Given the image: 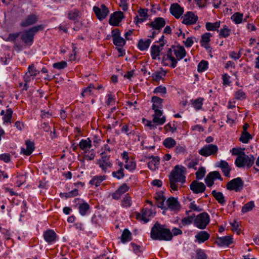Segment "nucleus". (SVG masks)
<instances>
[{
	"label": "nucleus",
	"instance_id": "obj_18",
	"mask_svg": "<svg viewBox=\"0 0 259 259\" xmlns=\"http://www.w3.org/2000/svg\"><path fill=\"white\" fill-rule=\"evenodd\" d=\"M210 237L208 233L204 231H201L197 233L195 236V242L198 243H202L207 241Z\"/></svg>",
	"mask_w": 259,
	"mask_h": 259
},
{
	"label": "nucleus",
	"instance_id": "obj_41",
	"mask_svg": "<svg viewBox=\"0 0 259 259\" xmlns=\"http://www.w3.org/2000/svg\"><path fill=\"white\" fill-rule=\"evenodd\" d=\"M124 167L130 171L134 170L136 167V163L133 159H128L125 161Z\"/></svg>",
	"mask_w": 259,
	"mask_h": 259
},
{
	"label": "nucleus",
	"instance_id": "obj_30",
	"mask_svg": "<svg viewBox=\"0 0 259 259\" xmlns=\"http://www.w3.org/2000/svg\"><path fill=\"white\" fill-rule=\"evenodd\" d=\"M132 239V233L127 229H125L122 233L121 236V241L122 243H125L126 242L130 241Z\"/></svg>",
	"mask_w": 259,
	"mask_h": 259
},
{
	"label": "nucleus",
	"instance_id": "obj_42",
	"mask_svg": "<svg viewBox=\"0 0 259 259\" xmlns=\"http://www.w3.org/2000/svg\"><path fill=\"white\" fill-rule=\"evenodd\" d=\"M132 126H130L128 125H123L121 128V132L126 134L127 136L131 134L134 135L135 132L134 130H132Z\"/></svg>",
	"mask_w": 259,
	"mask_h": 259
},
{
	"label": "nucleus",
	"instance_id": "obj_6",
	"mask_svg": "<svg viewBox=\"0 0 259 259\" xmlns=\"http://www.w3.org/2000/svg\"><path fill=\"white\" fill-rule=\"evenodd\" d=\"M234 242L232 235H227L223 237H217L214 243L219 247L226 248L229 247Z\"/></svg>",
	"mask_w": 259,
	"mask_h": 259
},
{
	"label": "nucleus",
	"instance_id": "obj_15",
	"mask_svg": "<svg viewBox=\"0 0 259 259\" xmlns=\"http://www.w3.org/2000/svg\"><path fill=\"white\" fill-rule=\"evenodd\" d=\"M43 236L45 240L50 244L56 241L57 239V235L55 232L51 229H48L45 231Z\"/></svg>",
	"mask_w": 259,
	"mask_h": 259
},
{
	"label": "nucleus",
	"instance_id": "obj_10",
	"mask_svg": "<svg viewBox=\"0 0 259 259\" xmlns=\"http://www.w3.org/2000/svg\"><path fill=\"white\" fill-rule=\"evenodd\" d=\"M93 11L100 20L104 19L109 13L108 8L104 4L101 5V8L94 6Z\"/></svg>",
	"mask_w": 259,
	"mask_h": 259
},
{
	"label": "nucleus",
	"instance_id": "obj_54",
	"mask_svg": "<svg viewBox=\"0 0 259 259\" xmlns=\"http://www.w3.org/2000/svg\"><path fill=\"white\" fill-rule=\"evenodd\" d=\"M206 171L203 167H200L198 171L195 173L196 178L197 180L202 179L205 176Z\"/></svg>",
	"mask_w": 259,
	"mask_h": 259
},
{
	"label": "nucleus",
	"instance_id": "obj_12",
	"mask_svg": "<svg viewBox=\"0 0 259 259\" xmlns=\"http://www.w3.org/2000/svg\"><path fill=\"white\" fill-rule=\"evenodd\" d=\"M123 17V13L122 12H115L110 15L109 23L112 26H118Z\"/></svg>",
	"mask_w": 259,
	"mask_h": 259
},
{
	"label": "nucleus",
	"instance_id": "obj_44",
	"mask_svg": "<svg viewBox=\"0 0 259 259\" xmlns=\"http://www.w3.org/2000/svg\"><path fill=\"white\" fill-rule=\"evenodd\" d=\"M254 202L253 201H251L245 204H244L242 208L241 211L243 213L247 212L251 210L254 207Z\"/></svg>",
	"mask_w": 259,
	"mask_h": 259
},
{
	"label": "nucleus",
	"instance_id": "obj_52",
	"mask_svg": "<svg viewBox=\"0 0 259 259\" xmlns=\"http://www.w3.org/2000/svg\"><path fill=\"white\" fill-rule=\"evenodd\" d=\"M245 165H246L247 168L251 167L253 164L255 160L254 156L252 155H250V156L248 155V158L245 156Z\"/></svg>",
	"mask_w": 259,
	"mask_h": 259
},
{
	"label": "nucleus",
	"instance_id": "obj_21",
	"mask_svg": "<svg viewBox=\"0 0 259 259\" xmlns=\"http://www.w3.org/2000/svg\"><path fill=\"white\" fill-rule=\"evenodd\" d=\"M165 42L160 44L159 46L155 45H152L151 47V56L153 60H155L156 58L160 55L162 47L164 46Z\"/></svg>",
	"mask_w": 259,
	"mask_h": 259
},
{
	"label": "nucleus",
	"instance_id": "obj_16",
	"mask_svg": "<svg viewBox=\"0 0 259 259\" xmlns=\"http://www.w3.org/2000/svg\"><path fill=\"white\" fill-rule=\"evenodd\" d=\"M170 12L172 15L177 19L179 18L184 12L183 8L178 3L172 4L170 8Z\"/></svg>",
	"mask_w": 259,
	"mask_h": 259
},
{
	"label": "nucleus",
	"instance_id": "obj_37",
	"mask_svg": "<svg viewBox=\"0 0 259 259\" xmlns=\"http://www.w3.org/2000/svg\"><path fill=\"white\" fill-rule=\"evenodd\" d=\"M105 179V176H95L92 180L90 181V183L92 185H95L96 187H98Z\"/></svg>",
	"mask_w": 259,
	"mask_h": 259
},
{
	"label": "nucleus",
	"instance_id": "obj_20",
	"mask_svg": "<svg viewBox=\"0 0 259 259\" xmlns=\"http://www.w3.org/2000/svg\"><path fill=\"white\" fill-rule=\"evenodd\" d=\"M26 148H22L21 153L26 156L30 155L35 149L34 144L30 140H27L25 142Z\"/></svg>",
	"mask_w": 259,
	"mask_h": 259
},
{
	"label": "nucleus",
	"instance_id": "obj_25",
	"mask_svg": "<svg viewBox=\"0 0 259 259\" xmlns=\"http://www.w3.org/2000/svg\"><path fill=\"white\" fill-rule=\"evenodd\" d=\"M149 159H151L148 163V166L149 169L152 170H155L159 164L160 158L158 156H152L149 157Z\"/></svg>",
	"mask_w": 259,
	"mask_h": 259
},
{
	"label": "nucleus",
	"instance_id": "obj_2",
	"mask_svg": "<svg viewBox=\"0 0 259 259\" xmlns=\"http://www.w3.org/2000/svg\"><path fill=\"white\" fill-rule=\"evenodd\" d=\"M186 55L185 48L181 46L172 45L167 50V58L171 61L170 67L174 68L176 67L178 60H180Z\"/></svg>",
	"mask_w": 259,
	"mask_h": 259
},
{
	"label": "nucleus",
	"instance_id": "obj_51",
	"mask_svg": "<svg viewBox=\"0 0 259 259\" xmlns=\"http://www.w3.org/2000/svg\"><path fill=\"white\" fill-rule=\"evenodd\" d=\"M27 72L31 76H35L39 73V71L35 68L34 64H32L28 66Z\"/></svg>",
	"mask_w": 259,
	"mask_h": 259
},
{
	"label": "nucleus",
	"instance_id": "obj_50",
	"mask_svg": "<svg viewBox=\"0 0 259 259\" xmlns=\"http://www.w3.org/2000/svg\"><path fill=\"white\" fill-rule=\"evenodd\" d=\"M208 67V62L205 60H202L198 64L197 70L199 72H201L205 70Z\"/></svg>",
	"mask_w": 259,
	"mask_h": 259
},
{
	"label": "nucleus",
	"instance_id": "obj_47",
	"mask_svg": "<svg viewBox=\"0 0 259 259\" xmlns=\"http://www.w3.org/2000/svg\"><path fill=\"white\" fill-rule=\"evenodd\" d=\"M79 11L76 9H74L68 12V18L71 20H76L77 19Z\"/></svg>",
	"mask_w": 259,
	"mask_h": 259
},
{
	"label": "nucleus",
	"instance_id": "obj_24",
	"mask_svg": "<svg viewBox=\"0 0 259 259\" xmlns=\"http://www.w3.org/2000/svg\"><path fill=\"white\" fill-rule=\"evenodd\" d=\"M152 214V212L150 210L147 209H143L142 210V214L138 213L137 215V219L140 221H143L144 223H147L149 221L148 217Z\"/></svg>",
	"mask_w": 259,
	"mask_h": 259
},
{
	"label": "nucleus",
	"instance_id": "obj_22",
	"mask_svg": "<svg viewBox=\"0 0 259 259\" xmlns=\"http://www.w3.org/2000/svg\"><path fill=\"white\" fill-rule=\"evenodd\" d=\"M218 166L221 168L222 172L225 177H230V172L231 170V168L227 161L221 160Z\"/></svg>",
	"mask_w": 259,
	"mask_h": 259
},
{
	"label": "nucleus",
	"instance_id": "obj_53",
	"mask_svg": "<svg viewBox=\"0 0 259 259\" xmlns=\"http://www.w3.org/2000/svg\"><path fill=\"white\" fill-rule=\"evenodd\" d=\"M242 14L239 13H235L232 16L231 19L233 20V21L235 22L236 24H240L242 22Z\"/></svg>",
	"mask_w": 259,
	"mask_h": 259
},
{
	"label": "nucleus",
	"instance_id": "obj_35",
	"mask_svg": "<svg viewBox=\"0 0 259 259\" xmlns=\"http://www.w3.org/2000/svg\"><path fill=\"white\" fill-rule=\"evenodd\" d=\"M252 139V136L247 132H242L239 141L243 143H247L249 140Z\"/></svg>",
	"mask_w": 259,
	"mask_h": 259
},
{
	"label": "nucleus",
	"instance_id": "obj_46",
	"mask_svg": "<svg viewBox=\"0 0 259 259\" xmlns=\"http://www.w3.org/2000/svg\"><path fill=\"white\" fill-rule=\"evenodd\" d=\"M138 14L139 15V16L141 18V20L144 21L147 19V18L148 17L147 12H148V9H142L140 8L138 11Z\"/></svg>",
	"mask_w": 259,
	"mask_h": 259
},
{
	"label": "nucleus",
	"instance_id": "obj_58",
	"mask_svg": "<svg viewBox=\"0 0 259 259\" xmlns=\"http://www.w3.org/2000/svg\"><path fill=\"white\" fill-rule=\"evenodd\" d=\"M165 75V73H162V72L158 71L153 73L152 77L154 81H159L161 79L162 76H164Z\"/></svg>",
	"mask_w": 259,
	"mask_h": 259
},
{
	"label": "nucleus",
	"instance_id": "obj_3",
	"mask_svg": "<svg viewBox=\"0 0 259 259\" xmlns=\"http://www.w3.org/2000/svg\"><path fill=\"white\" fill-rule=\"evenodd\" d=\"M150 235L154 240L169 241L172 238L171 232L166 228H152Z\"/></svg>",
	"mask_w": 259,
	"mask_h": 259
},
{
	"label": "nucleus",
	"instance_id": "obj_26",
	"mask_svg": "<svg viewBox=\"0 0 259 259\" xmlns=\"http://www.w3.org/2000/svg\"><path fill=\"white\" fill-rule=\"evenodd\" d=\"M211 194L216 199L218 202L221 205H223L225 203L226 200L225 199V196L222 192H217L215 190H213L211 192Z\"/></svg>",
	"mask_w": 259,
	"mask_h": 259
},
{
	"label": "nucleus",
	"instance_id": "obj_36",
	"mask_svg": "<svg viewBox=\"0 0 259 259\" xmlns=\"http://www.w3.org/2000/svg\"><path fill=\"white\" fill-rule=\"evenodd\" d=\"M163 144L165 147L169 149L174 147L176 145V142L172 138L169 137L164 140Z\"/></svg>",
	"mask_w": 259,
	"mask_h": 259
},
{
	"label": "nucleus",
	"instance_id": "obj_61",
	"mask_svg": "<svg viewBox=\"0 0 259 259\" xmlns=\"http://www.w3.org/2000/svg\"><path fill=\"white\" fill-rule=\"evenodd\" d=\"M53 66L55 68L62 69L67 66V63L65 61H62L59 62L54 63Z\"/></svg>",
	"mask_w": 259,
	"mask_h": 259
},
{
	"label": "nucleus",
	"instance_id": "obj_60",
	"mask_svg": "<svg viewBox=\"0 0 259 259\" xmlns=\"http://www.w3.org/2000/svg\"><path fill=\"white\" fill-rule=\"evenodd\" d=\"M204 181L206 185L209 187H211L214 184L213 179L210 172L206 176Z\"/></svg>",
	"mask_w": 259,
	"mask_h": 259
},
{
	"label": "nucleus",
	"instance_id": "obj_31",
	"mask_svg": "<svg viewBox=\"0 0 259 259\" xmlns=\"http://www.w3.org/2000/svg\"><path fill=\"white\" fill-rule=\"evenodd\" d=\"M91 142L89 138H88L87 140L82 139L79 144V148L82 150L90 149L92 146Z\"/></svg>",
	"mask_w": 259,
	"mask_h": 259
},
{
	"label": "nucleus",
	"instance_id": "obj_34",
	"mask_svg": "<svg viewBox=\"0 0 259 259\" xmlns=\"http://www.w3.org/2000/svg\"><path fill=\"white\" fill-rule=\"evenodd\" d=\"M132 198L130 194L127 193L123 198L121 201V205L122 207H130L132 205Z\"/></svg>",
	"mask_w": 259,
	"mask_h": 259
},
{
	"label": "nucleus",
	"instance_id": "obj_57",
	"mask_svg": "<svg viewBox=\"0 0 259 259\" xmlns=\"http://www.w3.org/2000/svg\"><path fill=\"white\" fill-rule=\"evenodd\" d=\"M123 170V168H120V169L117 171L112 172V175L114 177L118 179L123 178L124 177Z\"/></svg>",
	"mask_w": 259,
	"mask_h": 259
},
{
	"label": "nucleus",
	"instance_id": "obj_56",
	"mask_svg": "<svg viewBox=\"0 0 259 259\" xmlns=\"http://www.w3.org/2000/svg\"><path fill=\"white\" fill-rule=\"evenodd\" d=\"M235 98L237 100H242L246 98V94L242 90H239L235 93Z\"/></svg>",
	"mask_w": 259,
	"mask_h": 259
},
{
	"label": "nucleus",
	"instance_id": "obj_11",
	"mask_svg": "<svg viewBox=\"0 0 259 259\" xmlns=\"http://www.w3.org/2000/svg\"><path fill=\"white\" fill-rule=\"evenodd\" d=\"M190 189L194 194H199L202 193L205 191L206 186L202 182H199L196 180H194L190 185Z\"/></svg>",
	"mask_w": 259,
	"mask_h": 259
},
{
	"label": "nucleus",
	"instance_id": "obj_17",
	"mask_svg": "<svg viewBox=\"0 0 259 259\" xmlns=\"http://www.w3.org/2000/svg\"><path fill=\"white\" fill-rule=\"evenodd\" d=\"M37 20V17L35 14H30L21 22L20 26L23 27H27L36 23Z\"/></svg>",
	"mask_w": 259,
	"mask_h": 259
},
{
	"label": "nucleus",
	"instance_id": "obj_28",
	"mask_svg": "<svg viewBox=\"0 0 259 259\" xmlns=\"http://www.w3.org/2000/svg\"><path fill=\"white\" fill-rule=\"evenodd\" d=\"M151 42V40L149 38L145 40H144L143 39H140L138 44V47L141 51L146 50L149 48Z\"/></svg>",
	"mask_w": 259,
	"mask_h": 259
},
{
	"label": "nucleus",
	"instance_id": "obj_59",
	"mask_svg": "<svg viewBox=\"0 0 259 259\" xmlns=\"http://www.w3.org/2000/svg\"><path fill=\"white\" fill-rule=\"evenodd\" d=\"M196 257L197 259H206L207 256L203 250L198 249L196 250Z\"/></svg>",
	"mask_w": 259,
	"mask_h": 259
},
{
	"label": "nucleus",
	"instance_id": "obj_7",
	"mask_svg": "<svg viewBox=\"0 0 259 259\" xmlns=\"http://www.w3.org/2000/svg\"><path fill=\"white\" fill-rule=\"evenodd\" d=\"M101 158L98 160V164L102 170L106 172L108 167H111L112 165L110 160V155H107L105 152H103L100 154Z\"/></svg>",
	"mask_w": 259,
	"mask_h": 259
},
{
	"label": "nucleus",
	"instance_id": "obj_19",
	"mask_svg": "<svg viewBox=\"0 0 259 259\" xmlns=\"http://www.w3.org/2000/svg\"><path fill=\"white\" fill-rule=\"evenodd\" d=\"M155 114L153 115V122L156 123L157 124L162 125L165 122V117L163 116L161 118H159L162 115V112L159 109H154Z\"/></svg>",
	"mask_w": 259,
	"mask_h": 259
},
{
	"label": "nucleus",
	"instance_id": "obj_63",
	"mask_svg": "<svg viewBox=\"0 0 259 259\" xmlns=\"http://www.w3.org/2000/svg\"><path fill=\"white\" fill-rule=\"evenodd\" d=\"M153 93L155 94L161 93V94H164L166 93V89L164 87L160 85V86L156 87L154 89Z\"/></svg>",
	"mask_w": 259,
	"mask_h": 259
},
{
	"label": "nucleus",
	"instance_id": "obj_33",
	"mask_svg": "<svg viewBox=\"0 0 259 259\" xmlns=\"http://www.w3.org/2000/svg\"><path fill=\"white\" fill-rule=\"evenodd\" d=\"M205 26L206 29L208 31L216 30L220 26V21H217L215 23L206 22Z\"/></svg>",
	"mask_w": 259,
	"mask_h": 259
},
{
	"label": "nucleus",
	"instance_id": "obj_1",
	"mask_svg": "<svg viewBox=\"0 0 259 259\" xmlns=\"http://www.w3.org/2000/svg\"><path fill=\"white\" fill-rule=\"evenodd\" d=\"M186 168L183 166L177 165L174 167L168 176L170 187L172 190H178L177 183L184 184L186 182Z\"/></svg>",
	"mask_w": 259,
	"mask_h": 259
},
{
	"label": "nucleus",
	"instance_id": "obj_48",
	"mask_svg": "<svg viewBox=\"0 0 259 259\" xmlns=\"http://www.w3.org/2000/svg\"><path fill=\"white\" fill-rule=\"evenodd\" d=\"M125 40L121 36L113 39V43L117 47H123L125 44Z\"/></svg>",
	"mask_w": 259,
	"mask_h": 259
},
{
	"label": "nucleus",
	"instance_id": "obj_38",
	"mask_svg": "<svg viewBox=\"0 0 259 259\" xmlns=\"http://www.w3.org/2000/svg\"><path fill=\"white\" fill-rule=\"evenodd\" d=\"M89 208L90 205L87 202H83L80 204L78 207L79 213L82 215H85Z\"/></svg>",
	"mask_w": 259,
	"mask_h": 259
},
{
	"label": "nucleus",
	"instance_id": "obj_14",
	"mask_svg": "<svg viewBox=\"0 0 259 259\" xmlns=\"http://www.w3.org/2000/svg\"><path fill=\"white\" fill-rule=\"evenodd\" d=\"M166 24L165 20L161 17H157L154 21L147 24L151 28L155 30H160Z\"/></svg>",
	"mask_w": 259,
	"mask_h": 259
},
{
	"label": "nucleus",
	"instance_id": "obj_5",
	"mask_svg": "<svg viewBox=\"0 0 259 259\" xmlns=\"http://www.w3.org/2000/svg\"><path fill=\"white\" fill-rule=\"evenodd\" d=\"M243 185L244 182L241 178L238 177L228 182L226 185V188L229 191L239 192L242 189Z\"/></svg>",
	"mask_w": 259,
	"mask_h": 259
},
{
	"label": "nucleus",
	"instance_id": "obj_9",
	"mask_svg": "<svg viewBox=\"0 0 259 259\" xmlns=\"http://www.w3.org/2000/svg\"><path fill=\"white\" fill-rule=\"evenodd\" d=\"M218 151V146L212 144L203 146L198 151L200 155L207 157L211 155L215 154Z\"/></svg>",
	"mask_w": 259,
	"mask_h": 259
},
{
	"label": "nucleus",
	"instance_id": "obj_32",
	"mask_svg": "<svg viewBox=\"0 0 259 259\" xmlns=\"http://www.w3.org/2000/svg\"><path fill=\"white\" fill-rule=\"evenodd\" d=\"M168 207L171 209H175L179 205L177 199L173 197H169L166 202Z\"/></svg>",
	"mask_w": 259,
	"mask_h": 259
},
{
	"label": "nucleus",
	"instance_id": "obj_45",
	"mask_svg": "<svg viewBox=\"0 0 259 259\" xmlns=\"http://www.w3.org/2000/svg\"><path fill=\"white\" fill-rule=\"evenodd\" d=\"M13 110L9 108L7 110L6 113L3 117V120L4 122L11 123V120L12 117Z\"/></svg>",
	"mask_w": 259,
	"mask_h": 259
},
{
	"label": "nucleus",
	"instance_id": "obj_29",
	"mask_svg": "<svg viewBox=\"0 0 259 259\" xmlns=\"http://www.w3.org/2000/svg\"><path fill=\"white\" fill-rule=\"evenodd\" d=\"M151 101L153 102V109L162 108L163 99L157 96H153L152 98Z\"/></svg>",
	"mask_w": 259,
	"mask_h": 259
},
{
	"label": "nucleus",
	"instance_id": "obj_39",
	"mask_svg": "<svg viewBox=\"0 0 259 259\" xmlns=\"http://www.w3.org/2000/svg\"><path fill=\"white\" fill-rule=\"evenodd\" d=\"M203 99L202 98H198L195 100H191L192 104L196 110L201 109L203 105Z\"/></svg>",
	"mask_w": 259,
	"mask_h": 259
},
{
	"label": "nucleus",
	"instance_id": "obj_49",
	"mask_svg": "<svg viewBox=\"0 0 259 259\" xmlns=\"http://www.w3.org/2000/svg\"><path fill=\"white\" fill-rule=\"evenodd\" d=\"M78 195V190L77 189H75L72 191H71L67 193H63L60 194V196L61 197H64L66 198L72 197L74 196H76Z\"/></svg>",
	"mask_w": 259,
	"mask_h": 259
},
{
	"label": "nucleus",
	"instance_id": "obj_27",
	"mask_svg": "<svg viewBox=\"0 0 259 259\" xmlns=\"http://www.w3.org/2000/svg\"><path fill=\"white\" fill-rule=\"evenodd\" d=\"M245 156L248 158L247 155L245 153H242L241 155L237 157L235 161V164L237 167L241 168L245 166Z\"/></svg>",
	"mask_w": 259,
	"mask_h": 259
},
{
	"label": "nucleus",
	"instance_id": "obj_23",
	"mask_svg": "<svg viewBox=\"0 0 259 259\" xmlns=\"http://www.w3.org/2000/svg\"><path fill=\"white\" fill-rule=\"evenodd\" d=\"M211 36V34L209 32H206L203 34L201 36V39L200 41L201 46L203 47L206 49H208L210 48L209 42L210 41V38Z\"/></svg>",
	"mask_w": 259,
	"mask_h": 259
},
{
	"label": "nucleus",
	"instance_id": "obj_62",
	"mask_svg": "<svg viewBox=\"0 0 259 259\" xmlns=\"http://www.w3.org/2000/svg\"><path fill=\"white\" fill-rule=\"evenodd\" d=\"M128 189L129 187L125 183H124L117 190V191H118V192L122 195L127 192Z\"/></svg>",
	"mask_w": 259,
	"mask_h": 259
},
{
	"label": "nucleus",
	"instance_id": "obj_64",
	"mask_svg": "<svg viewBox=\"0 0 259 259\" xmlns=\"http://www.w3.org/2000/svg\"><path fill=\"white\" fill-rule=\"evenodd\" d=\"M0 160L7 163L9 162L11 160V155L9 153L1 154Z\"/></svg>",
	"mask_w": 259,
	"mask_h": 259
},
{
	"label": "nucleus",
	"instance_id": "obj_13",
	"mask_svg": "<svg viewBox=\"0 0 259 259\" xmlns=\"http://www.w3.org/2000/svg\"><path fill=\"white\" fill-rule=\"evenodd\" d=\"M198 20V17L192 12H187L184 16L182 23L186 25L195 24Z\"/></svg>",
	"mask_w": 259,
	"mask_h": 259
},
{
	"label": "nucleus",
	"instance_id": "obj_43",
	"mask_svg": "<svg viewBox=\"0 0 259 259\" xmlns=\"http://www.w3.org/2000/svg\"><path fill=\"white\" fill-rule=\"evenodd\" d=\"M189 208L191 209L189 211H186V213L187 215H189V213L190 212H191V210H193V211H197V212H200L201 211H202V208L199 207V206H197L196 205V204H195V202L194 201H193V202H192L190 204H189Z\"/></svg>",
	"mask_w": 259,
	"mask_h": 259
},
{
	"label": "nucleus",
	"instance_id": "obj_40",
	"mask_svg": "<svg viewBox=\"0 0 259 259\" xmlns=\"http://www.w3.org/2000/svg\"><path fill=\"white\" fill-rule=\"evenodd\" d=\"M230 33L231 29H229L228 26L225 25L223 26V28L220 30L219 36L222 37H227L229 36Z\"/></svg>",
	"mask_w": 259,
	"mask_h": 259
},
{
	"label": "nucleus",
	"instance_id": "obj_4",
	"mask_svg": "<svg viewBox=\"0 0 259 259\" xmlns=\"http://www.w3.org/2000/svg\"><path fill=\"white\" fill-rule=\"evenodd\" d=\"M43 28L44 27L42 25L33 26L24 31L21 35L20 38L25 45L31 46L33 43L34 35Z\"/></svg>",
	"mask_w": 259,
	"mask_h": 259
},
{
	"label": "nucleus",
	"instance_id": "obj_8",
	"mask_svg": "<svg viewBox=\"0 0 259 259\" xmlns=\"http://www.w3.org/2000/svg\"><path fill=\"white\" fill-rule=\"evenodd\" d=\"M209 221V215L207 213L203 212L196 217L194 224L196 227H206Z\"/></svg>",
	"mask_w": 259,
	"mask_h": 259
},
{
	"label": "nucleus",
	"instance_id": "obj_55",
	"mask_svg": "<svg viewBox=\"0 0 259 259\" xmlns=\"http://www.w3.org/2000/svg\"><path fill=\"white\" fill-rule=\"evenodd\" d=\"M195 214H193L192 215L188 216L187 217L184 218L182 220V223L183 225L186 226L190 225L192 222L194 221V218Z\"/></svg>",
	"mask_w": 259,
	"mask_h": 259
}]
</instances>
